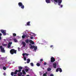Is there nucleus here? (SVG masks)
Segmentation results:
<instances>
[{"label":"nucleus","mask_w":76,"mask_h":76,"mask_svg":"<svg viewBox=\"0 0 76 76\" xmlns=\"http://www.w3.org/2000/svg\"><path fill=\"white\" fill-rule=\"evenodd\" d=\"M25 42H26V43H27V44H28V43H29V42L31 44H33V45H34V44H35V42L32 41V40H29L28 39H26L25 40Z\"/></svg>","instance_id":"f257e3e1"},{"label":"nucleus","mask_w":76,"mask_h":76,"mask_svg":"<svg viewBox=\"0 0 76 76\" xmlns=\"http://www.w3.org/2000/svg\"><path fill=\"white\" fill-rule=\"evenodd\" d=\"M17 50H15L14 49H12L10 50V53L11 54H16Z\"/></svg>","instance_id":"f03ea898"},{"label":"nucleus","mask_w":76,"mask_h":76,"mask_svg":"<svg viewBox=\"0 0 76 76\" xmlns=\"http://www.w3.org/2000/svg\"><path fill=\"white\" fill-rule=\"evenodd\" d=\"M18 6H19V7H21V8L22 9H24V7H25V6L24 5H23V4L22 2H19L18 3Z\"/></svg>","instance_id":"7ed1b4c3"},{"label":"nucleus","mask_w":76,"mask_h":76,"mask_svg":"<svg viewBox=\"0 0 76 76\" xmlns=\"http://www.w3.org/2000/svg\"><path fill=\"white\" fill-rule=\"evenodd\" d=\"M0 49L1 50V52H2V53H5V50H4V48H3L2 46H0Z\"/></svg>","instance_id":"20e7f679"},{"label":"nucleus","mask_w":76,"mask_h":76,"mask_svg":"<svg viewBox=\"0 0 76 76\" xmlns=\"http://www.w3.org/2000/svg\"><path fill=\"white\" fill-rule=\"evenodd\" d=\"M0 31L1 32H2V33L4 35H6V30H4L3 29H1L0 30Z\"/></svg>","instance_id":"39448f33"},{"label":"nucleus","mask_w":76,"mask_h":76,"mask_svg":"<svg viewBox=\"0 0 76 76\" xmlns=\"http://www.w3.org/2000/svg\"><path fill=\"white\" fill-rule=\"evenodd\" d=\"M55 60H56V59H55V58H54L53 57H52L51 58V59H50L51 62H54V61H55Z\"/></svg>","instance_id":"423d86ee"},{"label":"nucleus","mask_w":76,"mask_h":76,"mask_svg":"<svg viewBox=\"0 0 76 76\" xmlns=\"http://www.w3.org/2000/svg\"><path fill=\"white\" fill-rule=\"evenodd\" d=\"M29 45L30 46V48H31V49H34V48L35 47V46H32L31 44H30Z\"/></svg>","instance_id":"0eeeda50"},{"label":"nucleus","mask_w":76,"mask_h":76,"mask_svg":"<svg viewBox=\"0 0 76 76\" xmlns=\"http://www.w3.org/2000/svg\"><path fill=\"white\" fill-rule=\"evenodd\" d=\"M18 69H19V70H18V72H20L21 71V69H23V68L22 66H19Z\"/></svg>","instance_id":"6e6552de"},{"label":"nucleus","mask_w":76,"mask_h":76,"mask_svg":"<svg viewBox=\"0 0 76 76\" xmlns=\"http://www.w3.org/2000/svg\"><path fill=\"white\" fill-rule=\"evenodd\" d=\"M12 44V42H9L8 44V48H9L10 47V46H11V45Z\"/></svg>","instance_id":"1a4fd4ad"},{"label":"nucleus","mask_w":76,"mask_h":76,"mask_svg":"<svg viewBox=\"0 0 76 76\" xmlns=\"http://www.w3.org/2000/svg\"><path fill=\"white\" fill-rule=\"evenodd\" d=\"M53 67L55 69H56V66H57V64L56 63H53Z\"/></svg>","instance_id":"9d476101"},{"label":"nucleus","mask_w":76,"mask_h":76,"mask_svg":"<svg viewBox=\"0 0 76 76\" xmlns=\"http://www.w3.org/2000/svg\"><path fill=\"white\" fill-rule=\"evenodd\" d=\"M22 44L23 45V46L25 47L26 46V43L24 42H22Z\"/></svg>","instance_id":"9b49d317"},{"label":"nucleus","mask_w":76,"mask_h":76,"mask_svg":"<svg viewBox=\"0 0 76 76\" xmlns=\"http://www.w3.org/2000/svg\"><path fill=\"white\" fill-rule=\"evenodd\" d=\"M25 26H30V21L28 22L27 23V24H25Z\"/></svg>","instance_id":"f8f14e48"},{"label":"nucleus","mask_w":76,"mask_h":76,"mask_svg":"<svg viewBox=\"0 0 76 76\" xmlns=\"http://www.w3.org/2000/svg\"><path fill=\"white\" fill-rule=\"evenodd\" d=\"M18 72H19V70H16L15 71V72H14V75H17V73Z\"/></svg>","instance_id":"ddd939ff"},{"label":"nucleus","mask_w":76,"mask_h":76,"mask_svg":"<svg viewBox=\"0 0 76 76\" xmlns=\"http://www.w3.org/2000/svg\"><path fill=\"white\" fill-rule=\"evenodd\" d=\"M46 2L47 3H50V0H46Z\"/></svg>","instance_id":"4468645a"},{"label":"nucleus","mask_w":76,"mask_h":76,"mask_svg":"<svg viewBox=\"0 0 76 76\" xmlns=\"http://www.w3.org/2000/svg\"><path fill=\"white\" fill-rule=\"evenodd\" d=\"M29 62H30V59H27V63H29Z\"/></svg>","instance_id":"2eb2a0df"},{"label":"nucleus","mask_w":76,"mask_h":76,"mask_svg":"<svg viewBox=\"0 0 76 76\" xmlns=\"http://www.w3.org/2000/svg\"><path fill=\"white\" fill-rule=\"evenodd\" d=\"M22 72H23V75H25L26 74V73L25 72V70H23L22 71Z\"/></svg>","instance_id":"dca6fc26"},{"label":"nucleus","mask_w":76,"mask_h":76,"mask_svg":"<svg viewBox=\"0 0 76 76\" xmlns=\"http://www.w3.org/2000/svg\"><path fill=\"white\" fill-rule=\"evenodd\" d=\"M58 1L59 3H61V2H62L61 0H58Z\"/></svg>","instance_id":"f3484780"},{"label":"nucleus","mask_w":76,"mask_h":76,"mask_svg":"<svg viewBox=\"0 0 76 76\" xmlns=\"http://www.w3.org/2000/svg\"><path fill=\"white\" fill-rule=\"evenodd\" d=\"M47 73H48L47 72H46L45 73H44L43 75V76H47Z\"/></svg>","instance_id":"a211bd4d"},{"label":"nucleus","mask_w":76,"mask_h":76,"mask_svg":"<svg viewBox=\"0 0 76 76\" xmlns=\"http://www.w3.org/2000/svg\"><path fill=\"white\" fill-rule=\"evenodd\" d=\"M14 42H18V40H17V39H14Z\"/></svg>","instance_id":"6ab92c4d"},{"label":"nucleus","mask_w":76,"mask_h":76,"mask_svg":"<svg viewBox=\"0 0 76 76\" xmlns=\"http://www.w3.org/2000/svg\"><path fill=\"white\" fill-rule=\"evenodd\" d=\"M34 48V50H37V46H35Z\"/></svg>","instance_id":"aec40b11"},{"label":"nucleus","mask_w":76,"mask_h":76,"mask_svg":"<svg viewBox=\"0 0 76 76\" xmlns=\"http://www.w3.org/2000/svg\"><path fill=\"white\" fill-rule=\"evenodd\" d=\"M60 68H57V69H56V72H58L59 71Z\"/></svg>","instance_id":"412c9836"},{"label":"nucleus","mask_w":76,"mask_h":76,"mask_svg":"<svg viewBox=\"0 0 76 76\" xmlns=\"http://www.w3.org/2000/svg\"><path fill=\"white\" fill-rule=\"evenodd\" d=\"M47 70L48 71H51V69L50 68H48Z\"/></svg>","instance_id":"4be33fe9"},{"label":"nucleus","mask_w":76,"mask_h":76,"mask_svg":"<svg viewBox=\"0 0 76 76\" xmlns=\"http://www.w3.org/2000/svg\"><path fill=\"white\" fill-rule=\"evenodd\" d=\"M37 66L39 67V66H40V64L39 63H37Z\"/></svg>","instance_id":"5701e85b"},{"label":"nucleus","mask_w":76,"mask_h":76,"mask_svg":"<svg viewBox=\"0 0 76 76\" xmlns=\"http://www.w3.org/2000/svg\"><path fill=\"white\" fill-rule=\"evenodd\" d=\"M3 69L4 70H6V67L5 66L3 67Z\"/></svg>","instance_id":"b1692460"},{"label":"nucleus","mask_w":76,"mask_h":76,"mask_svg":"<svg viewBox=\"0 0 76 76\" xmlns=\"http://www.w3.org/2000/svg\"><path fill=\"white\" fill-rule=\"evenodd\" d=\"M59 71L60 73H61V72H62V69H61L59 68Z\"/></svg>","instance_id":"393cba45"},{"label":"nucleus","mask_w":76,"mask_h":76,"mask_svg":"<svg viewBox=\"0 0 76 76\" xmlns=\"http://www.w3.org/2000/svg\"><path fill=\"white\" fill-rule=\"evenodd\" d=\"M2 45L3 46H4V47H6V46H7V44H3Z\"/></svg>","instance_id":"a878e982"},{"label":"nucleus","mask_w":76,"mask_h":76,"mask_svg":"<svg viewBox=\"0 0 76 76\" xmlns=\"http://www.w3.org/2000/svg\"><path fill=\"white\" fill-rule=\"evenodd\" d=\"M30 64L31 66H32V67H33V66H34V64H33V63H31Z\"/></svg>","instance_id":"bb28decb"},{"label":"nucleus","mask_w":76,"mask_h":76,"mask_svg":"<svg viewBox=\"0 0 76 76\" xmlns=\"http://www.w3.org/2000/svg\"><path fill=\"white\" fill-rule=\"evenodd\" d=\"M13 35L14 37H16V34L15 33H13Z\"/></svg>","instance_id":"cd10ccee"},{"label":"nucleus","mask_w":76,"mask_h":76,"mask_svg":"<svg viewBox=\"0 0 76 76\" xmlns=\"http://www.w3.org/2000/svg\"><path fill=\"white\" fill-rule=\"evenodd\" d=\"M13 74H14V73L13 72H11V76H13Z\"/></svg>","instance_id":"c85d7f7f"},{"label":"nucleus","mask_w":76,"mask_h":76,"mask_svg":"<svg viewBox=\"0 0 76 76\" xmlns=\"http://www.w3.org/2000/svg\"><path fill=\"white\" fill-rule=\"evenodd\" d=\"M25 70H26V72H28V71L29 70H28V69H26Z\"/></svg>","instance_id":"c756f323"},{"label":"nucleus","mask_w":76,"mask_h":76,"mask_svg":"<svg viewBox=\"0 0 76 76\" xmlns=\"http://www.w3.org/2000/svg\"><path fill=\"white\" fill-rule=\"evenodd\" d=\"M22 37V38H23V39H24L25 38L24 35H23Z\"/></svg>","instance_id":"7c9ffc66"},{"label":"nucleus","mask_w":76,"mask_h":76,"mask_svg":"<svg viewBox=\"0 0 76 76\" xmlns=\"http://www.w3.org/2000/svg\"><path fill=\"white\" fill-rule=\"evenodd\" d=\"M24 60H25V61H26V58L25 57L24 58Z\"/></svg>","instance_id":"2f4dec72"},{"label":"nucleus","mask_w":76,"mask_h":76,"mask_svg":"<svg viewBox=\"0 0 76 76\" xmlns=\"http://www.w3.org/2000/svg\"><path fill=\"white\" fill-rule=\"evenodd\" d=\"M25 55H26V56H28L29 54L25 53Z\"/></svg>","instance_id":"473e14b6"},{"label":"nucleus","mask_w":76,"mask_h":76,"mask_svg":"<svg viewBox=\"0 0 76 76\" xmlns=\"http://www.w3.org/2000/svg\"><path fill=\"white\" fill-rule=\"evenodd\" d=\"M18 76H22V75H20V73H18Z\"/></svg>","instance_id":"72a5a7b5"},{"label":"nucleus","mask_w":76,"mask_h":76,"mask_svg":"<svg viewBox=\"0 0 76 76\" xmlns=\"http://www.w3.org/2000/svg\"><path fill=\"white\" fill-rule=\"evenodd\" d=\"M40 61L41 62L43 61V59H40Z\"/></svg>","instance_id":"f704fd0d"},{"label":"nucleus","mask_w":76,"mask_h":76,"mask_svg":"<svg viewBox=\"0 0 76 76\" xmlns=\"http://www.w3.org/2000/svg\"><path fill=\"white\" fill-rule=\"evenodd\" d=\"M30 39H33V37L31 36L30 37Z\"/></svg>","instance_id":"c9c22d12"},{"label":"nucleus","mask_w":76,"mask_h":76,"mask_svg":"<svg viewBox=\"0 0 76 76\" xmlns=\"http://www.w3.org/2000/svg\"><path fill=\"white\" fill-rule=\"evenodd\" d=\"M19 74H20V75H21V76H22V72H21L20 73H19Z\"/></svg>","instance_id":"e433bc0d"},{"label":"nucleus","mask_w":76,"mask_h":76,"mask_svg":"<svg viewBox=\"0 0 76 76\" xmlns=\"http://www.w3.org/2000/svg\"><path fill=\"white\" fill-rule=\"evenodd\" d=\"M22 55L23 57L25 56V53H23Z\"/></svg>","instance_id":"4c0bfd02"},{"label":"nucleus","mask_w":76,"mask_h":76,"mask_svg":"<svg viewBox=\"0 0 76 76\" xmlns=\"http://www.w3.org/2000/svg\"><path fill=\"white\" fill-rule=\"evenodd\" d=\"M44 65H46L47 63L46 62H44Z\"/></svg>","instance_id":"58836bf2"},{"label":"nucleus","mask_w":76,"mask_h":76,"mask_svg":"<svg viewBox=\"0 0 76 76\" xmlns=\"http://www.w3.org/2000/svg\"><path fill=\"white\" fill-rule=\"evenodd\" d=\"M54 0L55 2H56V3H57V1H58V0Z\"/></svg>","instance_id":"ea45409f"},{"label":"nucleus","mask_w":76,"mask_h":76,"mask_svg":"<svg viewBox=\"0 0 76 76\" xmlns=\"http://www.w3.org/2000/svg\"><path fill=\"white\" fill-rule=\"evenodd\" d=\"M50 76H54V75H53V74H50Z\"/></svg>","instance_id":"a19ab883"},{"label":"nucleus","mask_w":76,"mask_h":76,"mask_svg":"<svg viewBox=\"0 0 76 76\" xmlns=\"http://www.w3.org/2000/svg\"><path fill=\"white\" fill-rule=\"evenodd\" d=\"M53 47V45H50V48H52Z\"/></svg>","instance_id":"79ce46f5"},{"label":"nucleus","mask_w":76,"mask_h":76,"mask_svg":"<svg viewBox=\"0 0 76 76\" xmlns=\"http://www.w3.org/2000/svg\"><path fill=\"white\" fill-rule=\"evenodd\" d=\"M18 51H19L20 50V48H18Z\"/></svg>","instance_id":"37998d69"},{"label":"nucleus","mask_w":76,"mask_h":76,"mask_svg":"<svg viewBox=\"0 0 76 76\" xmlns=\"http://www.w3.org/2000/svg\"><path fill=\"white\" fill-rule=\"evenodd\" d=\"M3 74L4 76H6V73H4Z\"/></svg>","instance_id":"c03bdc74"},{"label":"nucleus","mask_w":76,"mask_h":76,"mask_svg":"<svg viewBox=\"0 0 76 76\" xmlns=\"http://www.w3.org/2000/svg\"><path fill=\"white\" fill-rule=\"evenodd\" d=\"M25 37H27V35H24Z\"/></svg>","instance_id":"a18cd8bd"},{"label":"nucleus","mask_w":76,"mask_h":76,"mask_svg":"<svg viewBox=\"0 0 76 76\" xmlns=\"http://www.w3.org/2000/svg\"><path fill=\"white\" fill-rule=\"evenodd\" d=\"M61 7H63V5H61Z\"/></svg>","instance_id":"49530a36"},{"label":"nucleus","mask_w":76,"mask_h":76,"mask_svg":"<svg viewBox=\"0 0 76 76\" xmlns=\"http://www.w3.org/2000/svg\"><path fill=\"white\" fill-rule=\"evenodd\" d=\"M0 36H2V34L1 33H0Z\"/></svg>","instance_id":"de8ad7c7"},{"label":"nucleus","mask_w":76,"mask_h":76,"mask_svg":"<svg viewBox=\"0 0 76 76\" xmlns=\"http://www.w3.org/2000/svg\"><path fill=\"white\" fill-rule=\"evenodd\" d=\"M1 37H0V40H1Z\"/></svg>","instance_id":"09e8293b"},{"label":"nucleus","mask_w":76,"mask_h":76,"mask_svg":"<svg viewBox=\"0 0 76 76\" xmlns=\"http://www.w3.org/2000/svg\"><path fill=\"white\" fill-rule=\"evenodd\" d=\"M58 4V5H59V6H60V3Z\"/></svg>","instance_id":"8fccbe9b"},{"label":"nucleus","mask_w":76,"mask_h":76,"mask_svg":"<svg viewBox=\"0 0 76 76\" xmlns=\"http://www.w3.org/2000/svg\"><path fill=\"white\" fill-rule=\"evenodd\" d=\"M14 76H17V75H14Z\"/></svg>","instance_id":"3c124183"},{"label":"nucleus","mask_w":76,"mask_h":76,"mask_svg":"<svg viewBox=\"0 0 76 76\" xmlns=\"http://www.w3.org/2000/svg\"><path fill=\"white\" fill-rule=\"evenodd\" d=\"M26 67H26V66H25V68H26Z\"/></svg>","instance_id":"603ef678"},{"label":"nucleus","mask_w":76,"mask_h":76,"mask_svg":"<svg viewBox=\"0 0 76 76\" xmlns=\"http://www.w3.org/2000/svg\"><path fill=\"white\" fill-rule=\"evenodd\" d=\"M26 76H29V75H27Z\"/></svg>","instance_id":"864d4df0"},{"label":"nucleus","mask_w":76,"mask_h":76,"mask_svg":"<svg viewBox=\"0 0 76 76\" xmlns=\"http://www.w3.org/2000/svg\"><path fill=\"white\" fill-rule=\"evenodd\" d=\"M25 63L26 64V62H25Z\"/></svg>","instance_id":"5fc2aeb1"},{"label":"nucleus","mask_w":76,"mask_h":76,"mask_svg":"<svg viewBox=\"0 0 76 76\" xmlns=\"http://www.w3.org/2000/svg\"><path fill=\"white\" fill-rule=\"evenodd\" d=\"M28 37H29V36H28Z\"/></svg>","instance_id":"6e6d98bb"}]
</instances>
